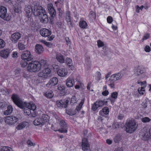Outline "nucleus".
Here are the masks:
<instances>
[{
    "label": "nucleus",
    "instance_id": "obj_2",
    "mask_svg": "<svg viewBox=\"0 0 151 151\" xmlns=\"http://www.w3.org/2000/svg\"><path fill=\"white\" fill-rule=\"evenodd\" d=\"M46 60H41L39 62L34 61L29 63L27 67V70L30 72H36L38 71L41 68L42 66H44L46 63Z\"/></svg>",
    "mask_w": 151,
    "mask_h": 151
},
{
    "label": "nucleus",
    "instance_id": "obj_35",
    "mask_svg": "<svg viewBox=\"0 0 151 151\" xmlns=\"http://www.w3.org/2000/svg\"><path fill=\"white\" fill-rule=\"evenodd\" d=\"M0 151H12V149L9 147H3L0 149Z\"/></svg>",
    "mask_w": 151,
    "mask_h": 151
},
{
    "label": "nucleus",
    "instance_id": "obj_24",
    "mask_svg": "<svg viewBox=\"0 0 151 151\" xmlns=\"http://www.w3.org/2000/svg\"><path fill=\"white\" fill-rule=\"evenodd\" d=\"M10 53L8 49L3 50L0 52V56L4 58H6L8 57Z\"/></svg>",
    "mask_w": 151,
    "mask_h": 151
},
{
    "label": "nucleus",
    "instance_id": "obj_22",
    "mask_svg": "<svg viewBox=\"0 0 151 151\" xmlns=\"http://www.w3.org/2000/svg\"><path fill=\"white\" fill-rule=\"evenodd\" d=\"M39 17H40V21L42 22L46 23L48 21V17L45 10L42 14H41V15L39 16Z\"/></svg>",
    "mask_w": 151,
    "mask_h": 151
},
{
    "label": "nucleus",
    "instance_id": "obj_7",
    "mask_svg": "<svg viewBox=\"0 0 151 151\" xmlns=\"http://www.w3.org/2000/svg\"><path fill=\"white\" fill-rule=\"evenodd\" d=\"M40 32L42 36L47 37V40L51 41L55 37V36L53 35L49 36L51 34V32L47 29L43 28L40 30Z\"/></svg>",
    "mask_w": 151,
    "mask_h": 151
},
{
    "label": "nucleus",
    "instance_id": "obj_50",
    "mask_svg": "<svg viewBox=\"0 0 151 151\" xmlns=\"http://www.w3.org/2000/svg\"><path fill=\"white\" fill-rule=\"evenodd\" d=\"M58 89L60 91H63L65 89V87L63 85H59Z\"/></svg>",
    "mask_w": 151,
    "mask_h": 151
},
{
    "label": "nucleus",
    "instance_id": "obj_54",
    "mask_svg": "<svg viewBox=\"0 0 151 151\" xmlns=\"http://www.w3.org/2000/svg\"><path fill=\"white\" fill-rule=\"evenodd\" d=\"M145 50L147 52H149L150 50V47L148 45H146L145 47Z\"/></svg>",
    "mask_w": 151,
    "mask_h": 151
},
{
    "label": "nucleus",
    "instance_id": "obj_44",
    "mask_svg": "<svg viewBox=\"0 0 151 151\" xmlns=\"http://www.w3.org/2000/svg\"><path fill=\"white\" fill-rule=\"evenodd\" d=\"M118 95L117 92H114L111 93V97L114 99H116L117 98Z\"/></svg>",
    "mask_w": 151,
    "mask_h": 151
},
{
    "label": "nucleus",
    "instance_id": "obj_56",
    "mask_svg": "<svg viewBox=\"0 0 151 151\" xmlns=\"http://www.w3.org/2000/svg\"><path fill=\"white\" fill-rule=\"evenodd\" d=\"M27 144L30 146H34L35 145V144H34L29 140H28L27 142Z\"/></svg>",
    "mask_w": 151,
    "mask_h": 151
},
{
    "label": "nucleus",
    "instance_id": "obj_26",
    "mask_svg": "<svg viewBox=\"0 0 151 151\" xmlns=\"http://www.w3.org/2000/svg\"><path fill=\"white\" fill-rule=\"evenodd\" d=\"M66 63L68 66L69 68L72 70H73L74 66L73 65L72 60L70 58H67L65 60Z\"/></svg>",
    "mask_w": 151,
    "mask_h": 151
},
{
    "label": "nucleus",
    "instance_id": "obj_63",
    "mask_svg": "<svg viewBox=\"0 0 151 151\" xmlns=\"http://www.w3.org/2000/svg\"><path fill=\"white\" fill-rule=\"evenodd\" d=\"M68 25H69V27H73V24L71 21V20L69 21H67Z\"/></svg>",
    "mask_w": 151,
    "mask_h": 151
},
{
    "label": "nucleus",
    "instance_id": "obj_19",
    "mask_svg": "<svg viewBox=\"0 0 151 151\" xmlns=\"http://www.w3.org/2000/svg\"><path fill=\"white\" fill-rule=\"evenodd\" d=\"M123 74L120 73L112 75L110 77V80L114 81H116L122 78Z\"/></svg>",
    "mask_w": 151,
    "mask_h": 151
},
{
    "label": "nucleus",
    "instance_id": "obj_33",
    "mask_svg": "<svg viewBox=\"0 0 151 151\" xmlns=\"http://www.w3.org/2000/svg\"><path fill=\"white\" fill-rule=\"evenodd\" d=\"M80 26L82 28H85L87 26L86 22L85 21H81L79 22Z\"/></svg>",
    "mask_w": 151,
    "mask_h": 151
},
{
    "label": "nucleus",
    "instance_id": "obj_28",
    "mask_svg": "<svg viewBox=\"0 0 151 151\" xmlns=\"http://www.w3.org/2000/svg\"><path fill=\"white\" fill-rule=\"evenodd\" d=\"M56 58L57 60L60 63H63L65 62V59L63 56L60 54L57 55Z\"/></svg>",
    "mask_w": 151,
    "mask_h": 151
},
{
    "label": "nucleus",
    "instance_id": "obj_41",
    "mask_svg": "<svg viewBox=\"0 0 151 151\" xmlns=\"http://www.w3.org/2000/svg\"><path fill=\"white\" fill-rule=\"evenodd\" d=\"M150 120L151 119L147 117L143 118L142 119V122L145 123L149 122Z\"/></svg>",
    "mask_w": 151,
    "mask_h": 151
},
{
    "label": "nucleus",
    "instance_id": "obj_48",
    "mask_svg": "<svg viewBox=\"0 0 151 151\" xmlns=\"http://www.w3.org/2000/svg\"><path fill=\"white\" fill-rule=\"evenodd\" d=\"M6 106V104L5 102H0V108L1 109H3L5 108Z\"/></svg>",
    "mask_w": 151,
    "mask_h": 151
},
{
    "label": "nucleus",
    "instance_id": "obj_11",
    "mask_svg": "<svg viewBox=\"0 0 151 151\" xmlns=\"http://www.w3.org/2000/svg\"><path fill=\"white\" fill-rule=\"evenodd\" d=\"M107 102V101H104L101 100L98 101L93 105L92 109L93 111H95L98 107L102 106L104 104L106 105Z\"/></svg>",
    "mask_w": 151,
    "mask_h": 151
},
{
    "label": "nucleus",
    "instance_id": "obj_57",
    "mask_svg": "<svg viewBox=\"0 0 151 151\" xmlns=\"http://www.w3.org/2000/svg\"><path fill=\"white\" fill-rule=\"evenodd\" d=\"M65 40L67 42V44L68 45L69 44H71V42L70 41L69 39V37H66L65 38Z\"/></svg>",
    "mask_w": 151,
    "mask_h": 151
},
{
    "label": "nucleus",
    "instance_id": "obj_30",
    "mask_svg": "<svg viewBox=\"0 0 151 151\" xmlns=\"http://www.w3.org/2000/svg\"><path fill=\"white\" fill-rule=\"evenodd\" d=\"M24 109V112L27 115H29L31 113V111L30 110H32L33 111H34L36 109V108L34 109H31L27 107L26 106H24V107L23 108Z\"/></svg>",
    "mask_w": 151,
    "mask_h": 151
},
{
    "label": "nucleus",
    "instance_id": "obj_23",
    "mask_svg": "<svg viewBox=\"0 0 151 151\" xmlns=\"http://www.w3.org/2000/svg\"><path fill=\"white\" fill-rule=\"evenodd\" d=\"M44 51V48L41 45L37 44L35 46V51L37 54L40 55L42 54Z\"/></svg>",
    "mask_w": 151,
    "mask_h": 151
},
{
    "label": "nucleus",
    "instance_id": "obj_1",
    "mask_svg": "<svg viewBox=\"0 0 151 151\" xmlns=\"http://www.w3.org/2000/svg\"><path fill=\"white\" fill-rule=\"evenodd\" d=\"M11 99L14 103L19 107L23 109L24 106L29 108L34 109L36 108V106L32 103H27L23 101L20 98L19 96L16 94H13Z\"/></svg>",
    "mask_w": 151,
    "mask_h": 151
},
{
    "label": "nucleus",
    "instance_id": "obj_38",
    "mask_svg": "<svg viewBox=\"0 0 151 151\" xmlns=\"http://www.w3.org/2000/svg\"><path fill=\"white\" fill-rule=\"evenodd\" d=\"M5 45V43L4 41L0 38V48H4Z\"/></svg>",
    "mask_w": 151,
    "mask_h": 151
},
{
    "label": "nucleus",
    "instance_id": "obj_20",
    "mask_svg": "<svg viewBox=\"0 0 151 151\" xmlns=\"http://www.w3.org/2000/svg\"><path fill=\"white\" fill-rule=\"evenodd\" d=\"M141 136L142 139L144 141H146L149 139L151 134L149 131L141 132L140 134Z\"/></svg>",
    "mask_w": 151,
    "mask_h": 151
},
{
    "label": "nucleus",
    "instance_id": "obj_52",
    "mask_svg": "<svg viewBox=\"0 0 151 151\" xmlns=\"http://www.w3.org/2000/svg\"><path fill=\"white\" fill-rule=\"evenodd\" d=\"M97 76L96 78V80L97 81H99L100 80L101 77V74L99 72H97Z\"/></svg>",
    "mask_w": 151,
    "mask_h": 151
},
{
    "label": "nucleus",
    "instance_id": "obj_45",
    "mask_svg": "<svg viewBox=\"0 0 151 151\" xmlns=\"http://www.w3.org/2000/svg\"><path fill=\"white\" fill-rule=\"evenodd\" d=\"M77 101L75 96H73L71 98V103L74 104L76 103Z\"/></svg>",
    "mask_w": 151,
    "mask_h": 151
},
{
    "label": "nucleus",
    "instance_id": "obj_60",
    "mask_svg": "<svg viewBox=\"0 0 151 151\" xmlns=\"http://www.w3.org/2000/svg\"><path fill=\"white\" fill-rule=\"evenodd\" d=\"M147 103L146 102H143L142 103V105L143 108L145 109L147 107Z\"/></svg>",
    "mask_w": 151,
    "mask_h": 151
},
{
    "label": "nucleus",
    "instance_id": "obj_29",
    "mask_svg": "<svg viewBox=\"0 0 151 151\" xmlns=\"http://www.w3.org/2000/svg\"><path fill=\"white\" fill-rule=\"evenodd\" d=\"M67 86L69 87H70L73 86V83L72 81V79L70 78H68L66 82Z\"/></svg>",
    "mask_w": 151,
    "mask_h": 151
},
{
    "label": "nucleus",
    "instance_id": "obj_31",
    "mask_svg": "<svg viewBox=\"0 0 151 151\" xmlns=\"http://www.w3.org/2000/svg\"><path fill=\"white\" fill-rule=\"evenodd\" d=\"M44 95L48 98H51L53 96V92L51 90L47 92L44 94Z\"/></svg>",
    "mask_w": 151,
    "mask_h": 151
},
{
    "label": "nucleus",
    "instance_id": "obj_14",
    "mask_svg": "<svg viewBox=\"0 0 151 151\" xmlns=\"http://www.w3.org/2000/svg\"><path fill=\"white\" fill-rule=\"evenodd\" d=\"M82 149L83 151H91L90 145L88 143L86 137H85L82 139Z\"/></svg>",
    "mask_w": 151,
    "mask_h": 151
},
{
    "label": "nucleus",
    "instance_id": "obj_21",
    "mask_svg": "<svg viewBox=\"0 0 151 151\" xmlns=\"http://www.w3.org/2000/svg\"><path fill=\"white\" fill-rule=\"evenodd\" d=\"M33 7H32L31 6L26 5L24 8V11L28 17H30L33 12Z\"/></svg>",
    "mask_w": 151,
    "mask_h": 151
},
{
    "label": "nucleus",
    "instance_id": "obj_40",
    "mask_svg": "<svg viewBox=\"0 0 151 151\" xmlns=\"http://www.w3.org/2000/svg\"><path fill=\"white\" fill-rule=\"evenodd\" d=\"M27 61H25L24 60H22L21 63V66L23 68H24L27 65V64H28Z\"/></svg>",
    "mask_w": 151,
    "mask_h": 151
},
{
    "label": "nucleus",
    "instance_id": "obj_10",
    "mask_svg": "<svg viewBox=\"0 0 151 151\" xmlns=\"http://www.w3.org/2000/svg\"><path fill=\"white\" fill-rule=\"evenodd\" d=\"M18 118L14 116H9L5 118V122L10 125L15 124L18 121Z\"/></svg>",
    "mask_w": 151,
    "mask_h": 151
},
{
    "label": "nucleus",
    "instance_id": "obj_55",
    "mask_svg": "<svg viewBox=\"0 0 151 151\" xmlns=\"http://www.w3.org/2000/svg\"><path fill=\"white\" fill-rule=\"evenodd\" d=\"M138 91L139 93L141 94H144L143 92H141V91H145L144 88V87H141L140 88H139Z\"/></svg>",
    "mask_w": 151,
    "mask_h": 151
},
{
    "label": "nucleus",
    "instance_id": "obj_61",
    "mask_svg": "<svg viewBox=\"0 0 151 151\" xmlns=\"http://www.w3.org/2000/svg\"><path fill=\"white\" fill-rule=\"evenodd\" d=\"M109 85L111 88H115V84L114 82H111Z\"/></svg>",
    "mask_w": 151,
    "mask_h": 151
},
{
    "label": "nucleus",
    "instance_id": "obj_64",
    "mask_svg": "<svg viewBox=\"0 0 151 151\" xmlns=\"http://www.w3.org/2000/svg\"><path fill=\"white\" fill-rule=\"evenodd\" d=\"M13 57L17 58V52H14L13 53Z\"/></svg>",
    "mask_w": 151,
    "mask_h": 151
},
{
    "label": "nucleus",
    "instance_id": "obj_37",
    "mask_svg": "<svg viewBox=\"0 0 151 151\" xmlns=\"http://www.w3.org/2000/svg\"><path fill=\"white\" fill-rule=\"evenodd\" d=\"M89 17L90 19L92 20L93 19H94L96 17L95 13L93 12H90Z\"/></svg>",
    "mask_w": 151,
    "mask_h": 151
},
{
    "label": "nucleus",
    "instance_id": "obj_62",
    "mask_svg": "<svg viewBox=\"0 0 151 151\" xmlns=\"http://www.w3.org/2000/svg\"><path fill=\"white\" fill-rule=\"evenodd\" d=\"M14 11L16 13H19L21 12L20 9H18L17 7H15L14 9Z\"/></svg>",
    "mask_w": 151,
    "mask_h": 151
},
{
    "label": "nucleus",
    "instance_id": "obj_58",
    "mask_svg": "<svg viewBox=\"0 0 151 151\" xmlns=\"http://www.w3.org/2000/svg\"><path fill=\"white\" fill-rule=\"evenodd\" d=\"M88 133L87 130H85L83 131V135L85 137H88V136L87 135Z\"/></svg>",
    "mask_w": 151,
    "mask_h": 151
},
{
    "label": "nucleus",
    "instance_id": "obj_43",
    "mask_svg": "<svg viewBox=\"0 0 151 151\" xmlns=\"http://www.w3.org/2000/svg\"><path fill=\"white\" fill-rule=\"evenodd\" d=\"M83 103L84 102L83 101H81L79 104V106H77L76 109V110H77V111H80L81 110V108L82 106Z\"/></svg>",
    "mask_w": 151,
    "mask_h": 151
},
{
    "label": "nucleus",
    "instance_id": "obj_39",
    "mask_svg": "<svg viewBox=\"0 0 151 151\" xmlns=\"http://www.w3.org/2000/svg\"><path fill=\"white\" fill-rule=\"evenodd\" d=\"M121 139V136L119 135L116 136L114 139V140L116 143H118Z\"/></svg>",
    "mask_w": 151,
    "mask_h": 151
},
{
    "label": "nucleus",
    "instance_id": "obj_34",
    "mask_svg": "<svg viewBox=\"0 0 151 151\" xmlns=\"http://www.w3.org/2000/svg\"><path fill=\"white\" fill-rule=\"evenodd\" d=\"M18 46L19 49L20 50H24L26 49V47L25 45H24L21 42H19L18 44Z\"/></svg>",
    "mask_w": 151,
    "mask_h": 151
},
{
    "label": "nucleus",
    "instance_id": "obj_6",
    "mask_svg": "<svg viewBox=\"0 0 151 151\" xmlns=\"http://www.w3.org/2000/svg\"><path fill=\"white\" fill-rule=\"evenodd\" d=\"M49 118V116L43 114L41 117L35 119L34 121V124L36 126H40L41 127L47 122Z\"/></svg>",
    "mask_w": 151,
    "mask_h": 151
},
{
    "label": "nucleus",
    "instance_id": "obj_49",
    "mask_svg": "<svg viewBox=\"0 0 151 151\" xmlns=\"http://www.w3.org/2000/svg\"><path fill=\"white\" fill-rule=\"evenodd\" d=\"M97 44L99 47H101L104 46L103 42L100 40L97 41Z\"/></svg>",
    "mask_w": 151,
    "mask_h": 151
},
{
    "label": "nucleus",
    "instance_id": "obj_51",
    "mask_svg": "<svg viewBox=\"0 0 151 151\" xmlns=\"http://www.w3.org/2000/svg\"><path fill=\"white\" fill-rule=\"evenodd\" d=\"M150 37V34L149 33L145 34L142 38L143 40H146Z\"/></svg>",
    "mask_w": 151,
    "mask_h": 151
},
{
    "label": "nucleus",
    "instance_id": "obj_25",
    "mask_svg": "<svg viewBox=\"0 0 151 151\" xmlns=\"http://www.w3.org/2000/svg\"><path fill=\"white\" fill-rule=\"evenodd\" d=\"M58 74L60 76H65L67 74V72L64 68H59L57 70Z\"/></svg>",
    "mask_w": 151,
    "mask_h": 151
},
{
    "label": "nucleus",
    "instance_id": "obj_18",
    "mask_svg": "<svg viewBox=\"0 0 151 151\" xmlns=\"http://www.w3.org/2000/svg\"><path fill=\"white\" fill-rule=\"evenodd\" d=\"M58 82V79L56 77H53L50 79L48 83L46 85L47 87L50 88L56 85Z\"/></svg>",
    "mask_w": 151,
    "mask_h": 151
},
{
    "label": "nucleus",
    "instance_id": "obj_15",
    "mask_svg": "<svg viewBox=\"0 0 151 151\" xmlns=\"http://www.w3.org/2000/svg\"><path fill=\"white\" fill-rule=\"evenodd\" d=\"M21 37V34L19 32L14 33L11 35L10 39L12 42L16 43Z\"/></svg>",
    "mask_w": 151,
    "mask_h": 151
},
{
    "label": "nucleus",
    "instance_id": "obj_3",
    "mask_svg": "<svg viewBox=\"0 0 151 151\" xmlns=\"http://www.w3.org/2000/svg\"><path fill=\"white\" fill-rule=\"evenodd\" d=\"M46 63L44 66H42L43 70L42 72L38 73V76L39 77L46 79L51 77V69L49 68V65L47 64V61L46 60Z\"/></svg>",
    "mask_w": 151,
    "mask_h": 151
},
{
    "label": "nucleus",
    "instance_id": "obj_42",
    "mask_svg": "<svg viewBox=\"0 0 151 151\" xmlns=\"http://www.w3.org/2000/svg\"><path fill=\"white\" fill-rule=\"evenodd\" d=\"M103 112L106 114H108L109 112V110L108 108L107 107H105L102 109Z\"/></svg>",
    "mask_w": 151,
    "mask_h": 151
},
{
    "label": "nucleus",
    "instance_id": "obj_32",
    "mask_svg": "<svg viewBox=\"0 0 151 151\" xmlns=\"http://www.w3.org/2000/svg\"><path fill=\"white\" fill-rule=\"evenodd\" d=\"M13 111L12 106L10 105L7 107V109L4 112V114L5 115H8L11 114Z\"/></svg>",
    "mask_w": 151,
    "mask_h": 151
},
{
    "label": "nucleus",
    "instance_id": "obj_8",
    "mask_svg": "<svg viewBox=\"0 0 151 151\" xmlns=\"http://www.w3.org/2000/svg\"><path fill=\"white\" fill-rule=\"evenodd\" d=\"M33 11L32 13L35 16H39L41 15L45 10L42 7L39 5H37V3L35 4L33 6Z\"/></svg>",
    "mask_w": 151,
    "mask_h": 151
},
{
    "label": "nucleus",
    "instance_id": "obj_4",
    "mask_svg": "<svg viewBox=\"0 0 151 151\" xmlns=\"http://www.w3.org/2000/svg\"><path fill=\"white\" fill-rule=\"evenodd\" d=\"M126 131L127 132L131 133L134 132L137 129L138 124L134 119H131L127 121Z\"/></svg>",
    "mask_w": 151,
    "mask_h": 151
},
{
    "label": "nucleus",
    "instance_id": "obj_47",
    "mask_svg": "<svg viewBox=\"0 0 151 151\" xmlns=\"http://www.w3.org/2000/svg\"><path fill=\"white\" fill-rule=\"evenodd\" d=\"M66 112L67 114L69 115H72L74 114L72 111V110L70 109L69 110H66Z\"/></svg>",
    "mask_w": 151,
    "mask_h": 151
},
{
    "label": "nucleus",
    "instance_id": "obj_36",
    "mask_svg": "<svg viewBox=\"0 0 151 151\" xmlns=\"http://www.w3.org/2000/svg\"><path fill=\"white\" fill-rule=\"evenodd\" d=\"M70 13L69 11H67L65 13V20L67 21H69L71 20Z\"/></svg>",
    "mask_w": 151,
    "mask_h": 151
},
{
    "label": "nucleus",
    "instance_id": "obj_5",
    "mask_svg": "<svg viewBox=\"0 0 151 151\" xmlns=\"http://www.w3.org/2000/svg\"><path fill=\"white\" fill-rule=\"evenodd\" d=\"M145 68L141 65L134 67V75L141 78H145L146 76Z\"/></svg>",
    "mask_w": 151,
    "mask_h": 151
},
{
    "label": "nucleus",
    "instance_id": "obj_13",
    "mask_svg": "<svg viewBox=\"0 0 151 151\" xmlns=\"http://www.w3.org/2000/svg\"><path fill=\"white\" fill-rule=\"evenodd\" d=\"M60 125L61 127V129H58V131L61 133H67L68 131L67 125L64 120H60Z\"/></svg>",
    "mask_w": 151,
    "mask_h": 151
},
{
    "label": "nucleus",
    "instance_id": "obj_9",
    "mask_svg": "<svg viewBox=\"0 0 151 151\" xmlns=\"http://www.w3.org/2000/svg\"><path fill=\"white\" fill-rule=\"evenodd\" d=\"M0 17L6 21H9L10 19V17L7 14L6 9L4 6L0 7Z\"/></svg>",
    "mask_w": 151,
    "mask_h": 151
},
{
    "label": "nucleus",
    "instance_id": "obj_59",
    "mask_svg": "<svg viewBox=\"0 0 151 151\" xmlns=\"http://www.w3.org/2000/svg\"><path fill=\"white\" fill-rule=\"evenodd\" d=\"M109 92L108 91H104V92H102V94L105 96H106L109 94Z\"/></svg>",
    "mask_w": 151,
    "mask_h": 151
},
{
    "label": "nucleus",
    "instance_id": "obj_16",
    "mask_svg": "<svg viewBox=\"0 0 151 151\" xmlns=\"http://www.w3.org/2000/svg\"><path fill=\"white\" fill-rule=\"evenodd\" d=\"M47 8L48 12L51 17H54L56 15V12L52 4H47Z\"/></svg>",
    "mask_w": 151,
    "mask_h": 151
},
{
    "label": "nucleus",
    "instance_id": "obj_17",
    "mask_svg": "<svg viewBox=\"0 0 151 151\" xmlns=\"http://www.w3.org/2000/svg\"><path fill=\"white\" fill-rule=\"evenodd\" d=\"M68 102L69 101L66 100L64 101L62 100L57 101H56V103L58 106L66 108L67 107Z\"/></svg>",
    "mask_w": 151,
    "mask_h": 151
},
{
    "label": "nucleus",
    "instance_id": "obj_27",
    "mask_svg": "<svg viewBox=\"0 0 151 151\" xmlns=\"http://www.w3.org/2000/svg\"><path fill=\"white\" fill-rule=\"evenodd\" d=\"M28 123L27 122H22L19 123L17 126L16 129L17 130H20L24 128L27 125Z\"/></svg>",
    "mask_w": 151,
    "mask_h": 151
},
{
    "label": "nucleus",
    "instance_id": "obj_53",
    "mask_svg": "<svg viewBox=\"0 0 151 151\" xmlns=\"http://www.w3.org/2000/svg\"><path fill=\"white\" fill-rule=\"evenodd\" d=\"M107 22L109 23H111L113 21L112 18L110 16L108 17L107 19Z\"/></svg>",
    "mask_w": 151,
    "mask_h": 151
},
{
    "label": "nucleus",
    "instance_id": "obj_46",
    "mask_svg": "<svg viewBox=\"0 0 151 151\" xmlns=\"http://www.w3.org/2000/svg\"><path fill=\"white\" fill-rule=\"evenodd\" d=\"M43 43L45 44L46 46L49 47H51L52 45V43L50 42H47L46 41H44Z\"/></svg>",
    "mask_w": 151,
    "mask_h": 151
},
{
    "label": "nucleus",
    "instance_id": "obj_12",
    "mask_svg": "<svg viewBox=\"0 0 151 151\" xmlns=\"http://www.w3.org/2000/svg\"><path fill=\"white\" fill-rule=\"evenodd\" d=\"M21 58L22 60L26 61H30L33 59L30 52L28 51L23 52L21 55Z\"/></svg>",
    "mask_w": 151,
    "mask_h": 151
}]
</instances>
